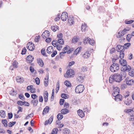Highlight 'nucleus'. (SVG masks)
<instances>
[{
  "label": "nucleus",
  "instance_id": "nucleus-26",
  "mask_svg": "<svg viewBox=\"0 0 134 134\" xmlns=\"http://www.w3.org/2000/svg\"><path fill=\"white\" fill-rule=\"evenodd\" d=\"M82 48V47H78L74 52V55L77 54L78 53L81 51V49Z\"/></svg>",
  "mask_w": 134,
  "mask_h": 134
},
{
  "label": "nucleus",
  "instance_id": "nucleus-52",
  "mask_svg": "<svg viewBox=\"0 0 134 134\" xmlns=\"http://www.w3.org/2000/svg\"><path fill=\"white\" fill-rule=\"evenodd\" d=\"M26 51V49L25 47H24L21 53V54L22 55L24 54H25Z\"/></svg>",
  "mask_w": 134,
  "mask_h": 134
},
{
  "label": "nucleus",
  "instance_id": "nucleus-6",
  "mask_svg": "<svg viewBox=\"0 0 134 134\" xmlns=\"http://www.w3.org/2000/svg\"><path fill=\"white\" fill-rule=\"evenodd\" d=\"M67 76L66 77H71L74 74V72L72 69L68 70L66 72Z\"/></svg>",
  "mask_w": 134,
  "mask_h": 134
},
{
  "label": "nucleus",
  "instance_id": "nucleus-17",
  "mask_svg": "<svg viewBox=\"0 0 134 134\" xmlns=\"http://www.w3.org/2000/svg\"><path fill=\"white\" fill-rule=\"evenodd\" d=\"M49 108L48 106H46L44 109L43 112L42 114L43 115L45 114H47L49 112Z\"/></svg>",
  "mask_w": 134,
  "mask_h": 134
},
{
  "label": "nucleus",
  "instance_id": "nucleus-25",
  "mask_svg": "<svg viewBox=\"0 0 134 134\" xmlns=\"http://www.w3.org/2000/svg\"><path fill=\"white\" fill-rule=\"evenodd\" d=\"M114 88V92L115 93L118 94L120 93V88L118 87H116Z\"/></svg>",
  "mask_w": 134,
  "mask_h": 134
},
{
  "label": "nucleus",
  "instance_id": "nucleus-57",
  "mask_svg": "<svg viewBox=\"0 0 134 134\" xmlns=\"http://www.w3.org/2000/svg\"><path fill=\"white\" fill-rule=\"evenodd\" d=\"M62 47H63L62 45H60L59 44H58L56 48L58 50H60L61 49Z\"/></svg>",
  "mask_w": 134,
  "mask_h": 134
},
{
  "label": "nucleus",
  "instance_id": "nucleus-8",
  "mask_svg": "<svg viewBox=\"0 0 134 134\" xmlns=\"http://www.w3.org/2000/svg\"><path fill=\"white\" fill-rule=\"evenodd\" d=\"M126 84L129 85H131L134 83V80L133 79H129L127 77L125 79Z\"/></svg>",
  "mask_w": 134,
  "mask_h": 134
},
{
  "label": "nucleus",
  "instance_id": "nucleus-40",
  "mask_svg": "<svg viewBox=\"0 0 134 134\" xmlns=\"http://www.w3.org/2000/svg\"><path fill=\"white\" fill-rule=\"evenodd\" d=\"M78 38L76 37H74L72 40V42L73 43H76L78 40Z\"/></svg>",
  "mask_w": 134,
  "mask_h": 134
},
{
  "label": "nucleus",
  "instance_id": "nucleus-10",
  "mask_svg": "<svg viewBox=\"0 0 134 134\" xmlns=\"http://www.w3.org/2000/svg\"><path fill=\"white\" fill-rule=\"evenodd\" d=\"M117 47L118 48L117 49V51L118 52H124V47L121 46L120 45H118L117 46Z\"/></svg>",
  "mask_w": 134,
  "mask_h": 134
},
{
  "label": "nucleus",
  "instance_id": "nucleus-12",
  "mask_svg": "<svg viewBox=\"0 0 134 134\" xmlns=\"http://www.w3.org/2000/svg\"><path fill=\"white\" fill-rule=\"evenodd\" d=\"M77 113L78 115L81 118H82L85 116L84 113L80 109L79 110L77 111Z\"/></svg>",
  "mask_w": 134,
  "mask_h": 134
},
{
  "label": "nucleus",
  "instance_id": "nucleus-45",
  "mask_svg": "<svg viewBox=\"0 0 134 134\" xmlns=\"http://www.w3.org/2000/svg\"><path fill=\"white\" fill-rule=\"evenodd\" d=\"M18 63L16 61L14 60L13 63V66L15 68H17L18 67L17 66Z\"/></svg>",
  "mask_w": 134,
  "mask_h": 134
},
{
  "label": "nucleus",
  "instance_id": "nucleus-41",
  "mask_svg": "<svg viewBox=\"0 0 134 134\" xmlns=\"http://www.w3.org/2000/svg\"><path fill=\"white\" fill-rule=\"evenodd\" d=\"M118 94L115 93L114 92V93L112 94V95L113 97H115V101H116L117 99L118 98Z\"/></svg>",
  "mask_w": 134,
  "mask_h": 134
},
{
  "label": "nucleus",
  "instance_id": "nucleus-18",
  "mask_svg": "<svg viewBox=\"0 0 134 134\" xmlns=\"http://www.w3.org/2000/svg\"><path fill=\"white\" fill-rule=\"evenodd\" d=\"M0 116L2 118H5L6 116L5 111L3 110H1L0 111Z\"/></svg>",
  "mask_w": 134,
  "mask_h": 134
},
{
  "label": "nucleus",
  "instance_id": "nucleus-35",
  "mask_svg": "<svg viewBox=\"0 0 134 134\" xmlns=\"http://www.w3.org/2000/svg\"><path fill=\"white\" fill-rule=\"evenodd\" d=\"M64 84L68 87H70L71 86V84L70 82L68 81H65L64 82Z\"/></svg>",
  "mask_w": 134,
  "mask_h": 134
},
{
  "label": "nucleus",
  "instance_id": "nucleus-49",
  "mask_svg": "<svg viewBox=\"0 0 134 134\" xmlns=\"http://www.w3.org/2000/svg\"><path fill=\"white\" fill-rule=\"evenodd\" d=\"M36 84L37 85H39L40 83V80L38 77H36L35 80Z\"/></svg>",
  "mask_w": 134,
  "mask_h": 134
},
{
  "label": "nucleus",
  "instance_id": "nucleus-1",
  "mask_svg": "<svg viewBox=\"0 0 134 134\" xmlns=\"http://www.w3.org/2000/svg\"><path fill=\"white\" fill-rule=\"evenodd\" d=\"M124 73L121 72L120 74H115L114 75H111L110 76L109 80L110 83H112L114 81L120 82L123 80V76L122 74Z\"/></svg>",
  "mask_w": 134,
  "mask_h": 134
},
{
  "label": "nucleus",
  "instance_id": "nucleus-64",
  "mask_svg": "<svg viewBox=\"0 0 134 134\" xmlns=\"http://www.w3.org/2000/svg\"><path fill=\"white\" fill-rule=\"evenodd\" d=\"M19 97L20 99H21V100H24V96L22 94H20Z\"/></svg>",
  "mask_w": 134,
  "mask_h": 134
},
{
  "label": "nucleus",
  "instance_id": "nucleus-2",
  "mask_svg": "<svg viewBox=\"0 0 134 134\" xmlns=\"http://www.w3.org/2000/svg\"><path fill=\"white\" fill-rule=\"evenodd\" d=\"M119 69V65L117 63H113L110 66V69L112 72H114L118 70Z\"/></svg>",
  "mask_w": 134,
  "mask_h": 134
},
{
  "label": "nucleus",
  "instance_id": "nucleus-16",
  "mask_svg": "<svg viewBox=\"0 0 134 134\" xmlns=\"http://www.w3.org/2000/svg\"><path fill=\"white\" fill-rule=\"evenodd\" d=\"M26 59L27 60L29 61V62L30 63L33 61L34 58L31 55H29L27 57Z\"/></svg>",
  "mask_w": 134,
  "mask_h": 134
},
{
  "label": "nucleus",
  "instance_id": "nucleus-14",
  "mask_svg": "<svg viewBox=\"0 0 134 134\" xmlns=\"http://www.w3.org/2000/svg\"><path fill=\"white\" fill-rule=\"evenodd\" d=\"M43 96L44 101L46 102L47 101L48 97V93L47 91H46L44 93Z\"/></svg>",
  "mask_w": 134,
  "mask_h": 134
},
{
  "label": "nucleus",
  "instance_id": "nucleus-21",
  "mask_svg": "<svg viewBox=\"0 0 134 134\" xmlns=\"http://www.w3.org/2000/svg\"><path fill=\"white\" fill-rule=\"evenodd\" d=\"M87 27L85 24H82L81 27V30L82 31H85L87 30Z\"/></svg>",
  "mask_w": 134,
  "mask_h": 134
},
{
  "label": "nucleus",
  "instance_id": "nucleus-7",
  "mask_svg": "<svg viewBox=\"0 0 134 134\" xmlns=\"http://www.w3.org/2000/svg\"><path fill=\"white\" fill-rule=\"evenodd\" d=\"M68 18V14L66 12H64L62 13L61 16L62 20L63 21L66 20V19Z\"/></svg>",
  "mask_w": 134,
  "mask_h": 134
},
{
  "label": "nucleus",
  "instance_id": "nucleus-47",
  "mask_svg": "<svg viewBox=\"0 0 134 134\" xmlns=\"http://www.w3.org/2000/svg\"><path fill=\"white\" fill-rule=\"evenodd\" d=\"M81 70L82 72H85L87 70V68L86 66H84L81 68Z\"/></svg>",
  "mask_w": 134,
  "mask_h": 134
},
{
  "label": "nucleus",
  "instance_id": "nucleus-28",
  "mask_svg": "<svg viewBox=\"0 0 134 134\" xmlns=\"http://www.w3.org/2000/svg\"><path fill=\"white\" fill-rule=\"evenodd\" d=\"M68 22L70 25H72L73 24L74 21L73 20V18L69 17L68 18Z\"/></svg>",
  "mask_w": 134,
  "mask_h": 134
},
{
  "label": "nucleus",
  "instance_id": "nucleus-27",
  "mask_svg": "<svg viewBox=\"0 0 134 134\" xmlns=\"http://www.w3.org/2000/svg\"><path fill=\"white\" fill-rule=\"evenodd\" d=\"M77 81L78 82L80 83H82L83 82V78L81 76H79L77 78Z\"/></svg>",
  "mask_w": 134,
  "mask_h": 134
},
{
  "label": "nucleus",
  "instance_id": "nucleus-44",
  "mask_svg": "<svg viewBox=\"0 0 134 134\" xmlns=\"http://www.w3.org/2000/svg\"><path fill=\"white\" fill-rule=\"evenodd\" d=\"M131 44L129 43H125L124 44V48L127 49L128 48L129 46H130Z\"/></svg>",
  "mask_w": 134,
  "mask_h": 134
},
{
  "label": "nucleus",
  "instance_id": "nucleus-3",
  "mask_svg": "<svg viewBox=\"0 0 134 134\" xmlns=\"http://www.w3.org/2000/svg\"><path fill=\"white\" fill-rule=\"evenodd\" d=\"M84 89V86L83 85L80 84L77 86L75 89V91L77 93H82Z\"/></svg>",
  "mask_w": 134,
  "mask_h": 134
},
{
  "label": "nucleus",
  "instance_id": "nucleus-59",
  "mask_svg": "<svg viewBox=\"0 0 134 134\" xmlns=\"http://www.w3.org/2000/svg\"><path fill=\"white\" fill-rule=\"evenodd\" d=\"M64 99H61L60 100L59 103L60 105H62L64 103Z\"/></svg>",
  "mask_w": 134,
  "mask_h": 134
},
{
  "label": "nucleus",
  "instance_id": "nucleus-22",
  "mask_svg": "<svg viewBox=\"0 0 134 134\" xmlns=\"http://www.w3.org/2000/svg\"><path fill=\"white\" fill-rule=\"evenodd\" d=\"M90 55V54L89 52H87L83 55V57L85 58H89Z\"/></svg>",
  "mask_w": 134,
  "mask_h": 134
},
{
  "label": "nucleus",
  "instance_id": "nucleus-50",
  "mask_svg": "<svg viewBox=\"0 0 134 134\" xmlns=\"http://www.w3.org/2000/svg\"><path fill=\"white\" fill-rule=\"evenodd\" d=\"M57 88H58V89H57L55 91L56 93H57L59 89V81H58L57 83Z\"/></svg>",
  "mask_w": 134,
  "mask_h": 134
},
{
  "label": "nucleus",
  "instance_id": "nucleus-53",
  "mask_svg": "<svg viewBox=\"0 0 134 134\" xmlns=\"http://www.w3.org/2000/svg\"><path fill=\"white\" fill-rule=\"evenodd\" d=\"M115 52V49L114 48H112L110 50V53L112 54Z\"/></svg>",
  "mask_w": 134,
  "mask_h": 134
},
{
  "label": "nucleus",
  "instance_id": "nucleus-39",
  "mask_svg": "<svg viewBox=\"0 0 134 134\" xmlns=\"http://www.w3.org/2000/svg\"><path fill=\"white\" fill-rule=\"evenodd\" d=\"M58 43H59L60 44H64V41L63 39L62 38L59 39L58 40Z\"/></svg>",
  "mask_w": 134,
  "mask_h": 134
},
{
  "label": "nucleus",
  "instance_id": "nucleus-58",
  "mask_svg": "<svg viewBox=\"0 0 134 134\" xmlns=\"http://www.w3.org/2000/svg\"><path fill=\"white\" fill-rule=\"evenodd\" d=\"M69 47V46H66L65 47L63 48V51L64 52H66V53L67 52V50H68V48Z\"/></svg>",
  "mask_w": 134,
  "mask_h": 134
},
{
  "label": "nucleus",
  "instance_id": "nucleus-9",
  "mask_svg": "<svg viewBox=\"0 0 134 134\" xmlns=\"http://www.w3.org/2000/svg\"><path fill=\"white\" fill-rule=\"evenodd\" d=\"M53 116L52 115L51 116L48 120L45 121L44 125H48V124H50L53 121Z\"/></svg>",
  "mask_w": 134,
  "mask_h": 134
},
{
  "label": "nucleus",
  "instance_id": "nucleus-19",
  "mask_svg": "<svg viewBox=\"0 0 134 134\" xmlns=\"http://www.w3.org/2000/svg\"><path fill=\"white\" fill-rule=\"evenodd\" d=\"M37 62L38 64L41 66H43V63L42 60L40 58L37 59Z\"/></svg>",
  "mask_w": 134,
  "mask_h": 134
},
{
  "label": "nucleus",
  "instance_id": "nucleus-51",
  "mask_svg": "<svg viewBox=\"0 0 134 134\" xmlns=\"http://www.w3.org/2000/svg\"><path fill=\"white\" fill-rule=\"evenodd\" d=\"M45 49H42L41 51V53L43 56L47 57V55L46 54V53L45 52Z\"/></svg>",
  "mask_w": 134,
  "mask_h": 134
},
{
  "label": "nucleus",
  "instance_id": "nucleus-5",
  "mask_svg": "<svg viewBox=\"0 0 134 134\" xmlns=\"http://www.w3.org/2000/svg\"><path fill=\"white\" fill-rule=\"evenodd\" d=\"M27 48L28 50L31 51H33L35 49V46L32 42L31 43L30 42L28 43L27 44Z\"/></svg>",
  "mask_w": 134,
  "mask_h": 134
},
{
  "label": "nucleus",
  "instance_id": "nucleus-42",
  "mask_svg": "<svg viewBox=\"0 0 134 134\" xmlns=\"http://www.w3.org/2000/svg\"><path fill=\"white\" fill-rule=\"evenodd\" d=\"M38 103V101L37 99L35 100L34 101V103L33 104V106L36 107V106L37 105Z\"/></svg>",
  "mask_w": 134,
  "mask_h": 134
},
{
  "label": "nucleus",
  "instance_id": "nucleus-55",
  "mask_svg": "<svg viewBox=\"0 0 134 134\" xmlns=\"http://www.w3.org/2000/svg\"><path fill=\"white\" fill-rule=\"evenodd\" d=\"M24 102H23L21 101H18L17 102V103L19 105H21V106H22L24 104Z\"/></svg>",
  "mask_w": 134,
  "mask_h": 134
},
{
  "label": "nucleus",
  "instance_id": "nucleus-32",
  "mask_svg": "<svg viewBox=\"0 0 134 134\" xmlns=\"http://www.w3.org/2000/svg\"><path fill=\"white\" fill-rule=\"evenodd\" d=\"M2 122L5 127H7L8 126L7 121L6 120H2Z\"/></svg>",
  "mask_w": 134,
  "mask_h": 134
},
{
  "label": "nucleus",
  "instance_id": "nucleus-24",
  "mask_svg": "<svg viewBox=\"0 0 134 134\" xmlns=\"http://www.w3.org/2000/svg\"><path fill=\"white\" fill-rule=\"evenodd\" d=\"M62 114H65L69 112V110L66 108L62 109L61 110Z\"/></svg>",
  "mask_w": 134,
  "mask_h": 134
},
{
  "label": "nucleus",
  "instance_id": "nucleus-11",
  "mask_svg": "<svg viewBox=\"0 0 134 134\" xmlns=\"http://www.w3.org/2000/svg\"><path fill=\"white\" fill-rule=\"evenodd\" d=\"M119 62L120 64L124 66H126L127 64L126 61L125 59H121L120 60Z\"/></svg>",
  "mask_w": 134,
  "mask_h": 134
},
{
  "label": "nucleus",
  "instance_id": "nucleus-63",
  "mask_svg": "<svg viewBox=\"0 0 134 134\" xmlns=\"http://www.w3.org/2000/svg\"><path fill=\"white\" fill-rule=\"evenodd\" d=\"M44 32L45 33V34H46V35L47 37H48L49 36V31L47 30L45 31Z\"/></svg>",
  "mask_w": 134,
  "mask_h": 134
},
{
  "label": "nucleus",
  "instance_id": "nucleus-54",
  "mask_svg": "<svg viewBox=\"0 0 134 134\" xmlns=\"http://www.w3.org/2000/svg\"><path fill=\"white\" fill-rule=\"evenodd\" d=\"M31 97L32 99H35L36 98L37 99L38 96L35 94H32L31 95Z\"/></svg>",
  "mask_w": 134,
  "mask_h": 134
},
{
  "label": "nucleus",
  "instance_id": "nucleus-23",
  "mask_svg": "<svg viewBox=\"0 0 134 134\" xmlns=\"http://www.w3.org/2000/svg\"><path fill=\"white\" fill-rule=\"evenodd\" d=\"M51 30L54 32H55L59 30V27L57 25L53 26H51Z\"/></svg>",
  "mask_w": 134,
  "mask_h": 134
},
{
  "label": "nucleus",
  "instance_id": "nucleus-60",
  "mask_svg": "<svg viewBox=\"0 0 134 134\" xmlns=\"http://www.w3.org/2000/svg\"><path fill=\"white\" fill-rule=\"evenodd\" d=\"M133 22L134 21L132 20L128 21H126L125 23L127 24H130L133 23Z\"/></svg>",
  "mask_w": 134,
  "mask_h": 134
},
{
  "label": "nucleus",
  "instance_id": "nucleus-61",
  "mask_svg": "<svg viewBox=\"0 0 134 134\" xmlns=\"http://www.w3.org/2000/svg\"><path fill=\"white\" fill-rule=\"evenodd\" d=\"M69 130L68 129H65L64 131V134H69Z\"/></svg>",
  "mask_w": 134,
  "mask_h": 134
},
{
  "label": "nucleus",
  "instance_id": "nucleus-48",
  "mask_svg": "<svg viewBox=\"0 0 134 134\" xmlns=\"http://www.w3.org/2000/svg\"><path fill=\"white\" fill-rule=\"evenodd\" d=\"M123 52H120V57L121 59H122L124 58V54L123 53Z\"/></svg>",
  "mask_w": 134,
  "mask_h": 134
},
{
  "label": "nucleus",
  "instance_id": "nucleus-62",
  "mask_svg": "<svg viewBox=\"0 0 134 134\" xmlns=\"http://www.w3.org/2000/svg\"><path fill=\"white\" fill-rule=\"evenodd\" d=\"M36 89L35 88L32 87L30 91L32 93H34L35 92Z\"/></svg>",
  "mask_w": 134,
  "mask_h": 134
},
{
  "label": "nucleus",
  "instance_id": "nucleus-36",
  "mask_svg": "<svg viewBox=\"0 0 134 134\" xmlns=\"http://www.w3.org/2000/svg\"><path fill=\"white\" fill-rule=\"evenodd\" d=\"M10 94L12 95L13 96H15L16 95L17 93L16 92V91L13 90H12L10 92Z\"/></svg>",
  "mask_w": 134,
  "mask_h": 134
},
{
  "label": "nucleus",
  "instance_id": "nucleus-4",
  "mask_svg": "<svg viewBox=\"0 0 134 134\" xmlns=\"http://www.w3.org/2000/svg\"><path fill=\"white\" fill-rule=\"evenodd\" d=\"M130 30V29L129 28L127 29L125 28L123 31H119L118 33V35L117 36V37L119 38L121 36H124L127 33V31H129Z\"/></svg>",
  "mask_w": 134,
  "mask_h": 134
},
{
  "label": "nucleus",
  "instance_id": "nucleus-46",
  "mask_svg": "<svg viewBox=\"0 0 134 134\" xmlns=\"http://www.w3.org/2000/svg\"><path fill=\"white\" fill-rule=\"evenodd\" d=\"M89 40V39L88 37H86L83 41V43L85 44H86L87 43V42H88V40Z\"/></svg>",
  "mask_w": 134,
  "mask_h": 134
},
{
  "label": "nucleus",
  "instance_id": "nucleus-13",
  "mask_svg": "<svg viewBox=\"0 0 134 134\" xmlns=\"http://www.w3.org/2000/svg\"><path fill=\"white\" fill-rule=\"evenodd\" d=\"M122 69H123L125 71H129L131 69V67L129 66H125L122 68Z\"/></svg>",
  "mask_w": 134,
  "mask_h": 134
},
{
  "label": "nucleus",
  "instance_id": "nucleus-33",
  "mask_svg": "<svg viewBox=\"0 0 134 134\" xmlns=\"http://www.w3.org/2000/svg\"><path fill=\"white\" fill-rule=\"evenodd\" d=\"M57 118L59 120H61L63 118V115L62 114L59 113L58 114L57 116Z\"/></svg>",
  "mask_w": 134,
  "mask_h": 134
},
{
  "label": "nucleus",
  "instance_id": "nucleus-30",
  "mask_svg": "<svg viewBox=\"0 0 134 134\" xmlns=\"http://www.w3.org/2000/svg\"><path fill=\"white\" fill-rule=\"evenodd\" d=\"M89 40H88V43L92 45V46H93L95 44V42L94 40H93L91 39L90 38H89Z\"/></svg>",
  "mask_w": 134,
  "mask_h": 134
},
{
  "label": "nucleus",
  "instance_id": "nucleus-43",
  "mask_svg": "<svg viewBox=\"0 0 134 134\" xmlns=\"http://www.w3.org/2000/svg\"><path fill=\"white\" fill-rule=\"evenodd\" d=\"M58 130L57 129H54L52 131L51 134H56L57 133Z\"/></svg>",
  "mask_w": 134,
  "mask_h": 134
},
{
  "label": "nucleus",
  "instance_id": "nucleus-56",
  "mask_svg": "<svg viewBox=\"0 0 134 134\" xmlns=\"http://www.w3.org/2000/svg\"><path fill=\"white\" fill-rule=\"evenodd\" d=\"M66 53V52H60V53L59 55L60 56V57L61 58H62L64 56V55H63V54Z\"/></svg>",
  "mask_w": 134,
  "mask_h": 134
},
{
  "label": "nucleus",
  "instance_id": "nucleus-29",
  "mask_svg": "<svg viewBox=\"0 0 134 134\" xmlns=\"http://www.w3.org/2000/svg\"><path fill=\"white\" fill-rule=\"evenodd\" d=\"M126 113H128L130 115H133L134 114V111L131 109H127Z\"/></svg>",
  "mask_w": 134,
  "mask_h": 134
},
{
  "label": "nucleus",
  "instance_id": "nucleus-31",
  "mask_svg": "<svg viewBox=\"0 0 134 134\" xmlns=\"http://www.w3.org/2000/svg\"><path fill=\"white\" fill-rule=\"evenodd\" d=\"M131 103V101L128 99L125 100L124 102L127 105H129Z\"/></svg>",
  "mask_w": 134,
  "mask_h": 134
},
{
  "label": "nucleus",
  "instance_id": "nucleus-37",
  "mask_svg": "<svg viewBox=\"0 0 134 134\" xmlns=\"http://www.w3.org/2000/svg\"><path fill=\"white\" fill-rule=\"evenodd\" d=\"M16 123L15 121L10 122L8 124V126L9 127H12L15 125Z\"/></svg>",
  "mask_w": 134,
  "mask_h": 134
},
{
  "label": "nucleus",
  "instance_id": "nucleus-34",
  "mask_svg": "<svg viewBox=\"0 0 134 134\" xmlns=\"http://www.w3.org/2000/svg\"><path fill=\"white\" fill-rule=\"evenodd\" d=\"M132 35L131 34H128L126 37V39L129 42L131 40V38L132 37Z\"/></svg>",
  "mask_w": 134,
  "mask_h": 134
},
{
  "label": "nucleus",
  "instance_id": "nucleus-15",
  "mask_svg": "<svg viewBox=\"0 0 134 134\" xmlns=\"http://www.w3.org/2000/svg\"><path fill=\"white\" fill-rule=\"evenodd\" d=\"M16 81L18 82L21 83L24 82V80L23 78L17 76L16 77Z\"/></svg>",
  "mask_w": 134,
  "mask_h": 134
},
{
  "label": "nucleus",
  "instance_id": "nucleus-38",
  "mask_svg": "<svg viewBox=\"0 0 134 134\" xmlns=\"http://www.w3.org/2000/svg\"><path fill=\"white\" fill-rule=\"evenodd\" d=\"M61 96L62 98L64 99L68 98V95L65 93L62 94H61Z\"/></svg>",
  "mask_w": 134,
  "mask_h": 134
},
{
  "label": "nucleus",
  "instance_id": "nucleus-20",
  "mask_svg": "<svg viewBox=\"0 0 134 134\" xmlns=\"http://www.w3.org/2000/svg\"><path fill=\"white\" fill-rule=\"evenodd\" d=\"M53 46H50L47 49V53L48 54H51L52 52V51L53 50Z\"/></svg>",
  "mask_w": 134,
  "mask_h": 134
}]
</instances>
